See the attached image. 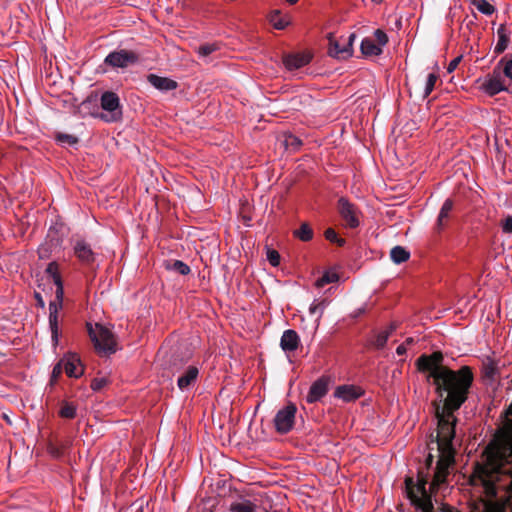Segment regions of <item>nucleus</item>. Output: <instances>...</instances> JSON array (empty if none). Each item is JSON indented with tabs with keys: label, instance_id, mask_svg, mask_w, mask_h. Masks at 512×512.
<instances>
[{
	"label": "nucleus",
	"instance_id": "f257e3e1",
	"mask_svg": "<svg viewBox=\"0 0 512 512\" xmlns=\"http://www.w3.org/2000/svg\"><path fill=\"white\" fill-rule=\"evenodd\" d=\"M443 360V354L436 351L430 355H421L416 364L420 371L429 373L439 396L446 394L443 406L447 410H458L468 398L474 375L468 366L455 371L444 366Z\"/></svg>",
	"mask_w": 512,
	"mask_h": 512
},
{
	"label": "nucleus",
	"instance_id": "f03ea898",
	"mask_svg": "<svg viewBox=\"0 0 512 512\" xmlns=\"http://www.w3.org/2000/svg\"><path fill=\"white\" fill-rule=\"evenodd\" d=\"M505 425L512 432V403L505 411ZM512 463V436L491 443L483 453L482 463L475 469L488 497H496L503 478H510L506 464Z\"/></svg>",
	"mask_w": 512,
	"mask_h": 512
},
{
	"label": "nucleus",
	"instance_id": "7ed1b4c3",
	"mask_svg": "<svg viewBox=\"0 0 512 512\" xmlns=\"http://www.w3.org/2000/svg\"><path fill=\"white\" fill-rule=\"evenodd\" d=\"M87 330L98 352L112 354L116 351L114 335L108 328L100 324H96L95 327L91 324H87Z\"/></svg>",
	"mask_w": 512,
	"mask_h": 512
},
{
	"label": "nucleus",
	"instance_id": "20e7f679",
	"mask_svg": "<svg viewBox=\"0 0 512 512\" xmlns=\"http://www.w3.org/2000/svg\"><path fill=\"white\" fill-rule=\"evenodd\" d=\"M337 211L342 220L343 227L357 229L361 224L362 212L358 206L346 197H340L337 201Z\"/></svg>",
	"mask_w": 512,
	"mask_h": 512
},
{
	"label": "nucleus",
	"instance_id": "39448f33",
	"mask_svg": "<svg viewBox=\"0 0 512 512\" xmlns=\"http://www.w3.org/2000/svg\"><path fill=\"white\" fill-rule=\"evenodd\" d=\"M101 107L107 113L101 114V119L105 122H115L121 117L120 100L114 92H104L100 99Z\"/></svg>",
	"mask_w": 512,
	"mask_h": 512
},
{
	"label": "nucleus",
	"instance_id": "423d86ee",
	"mask_svg": "<svg viewBox=\"0 0 512 512\" xmlns=\"http://www.w3.org/2000/svg\"><path fill=\"white\" fill-rule=\"evenodd\" d=\"M374 37L375 39L366 37L361 42L360 49L366 57L379 56L383 52V47L388 43V36L381 29L375 30Z\"/></svg>",
	"mask_w": 512,
	"mask_h": 512
},
{
	"label": "nucleus",
	"instance_id": "0eeeda50",
	"mask_svg": "<svg viewBox=\"0 0 512 512\" xmlns=\"http://www.w3.org/2000/svg\"><path fill=\"white\" fill-rule=\"evenodd\" d=\"M296 412L297 408L292 403L280 409L273 420L275 430L280 434L290 432L295 424Z\"/></svg>",
	"mask_w": 512,
	"mask_h": 512
},
{
	"label": "nucleus",
	"instance_id": "6e6552de",
	"mask_svg": "<svg viewBox=\"0 0 512 512\" xmlns=\"http://www.w3.org/2000/svg\"><path fill=\"white\" fill-rule=\"evenodd\" d=\"M139 60L138 55L126 49L110 52L104 59V63L113 68H127L130 65L137 63Z\"/></svg>",
	"mask_w": 512,
	"mask_h": 512
},
{
	"label": "nucleus",
	"instance_id": "1a4fd4ad",
	"mask_svg": "<svg viewBox=\"0 0 512 512\" xmlns=\"http://www.w3.org/2000/svg\"><path fill=\"white\" fill-rule=\"evenodd\" d=\"M64 371L68 377L79 378L84 373L80 358L76 353L68 352L62 357Z\"/></svg>",
	"mask_w": 512,
	"mask_h": 512
},
{
	"label": "nucleus",
	"instance_id": "9d476101",
	"mask_svg": "<svg viewBox=\"0 0 512 512\" xmlns=\"http://www.w3.org/2000/svg\"><path fill=\"white\" fill-rule=\"evenodd\" d=\"M343 37L335 39L332 35L329 36L328 54L337 59H346L352 55L350 43H344Z\"/></svg>",
	"mask_w": 512,
	"mask_h": 512
},
{
	"label": "nucleus",
	"instance_id": "9b49d317",
	"mask_svg": "<svg viewBox=\"0 0 512 512\" xmlns=\"http://www.w3.org/2000/svg\"><path fill=\"white\" fill-rule=\"evenodd\" d=\"M73 250L75 256L83 264H91L95 260V253L93 252L90 244L83 239H78L74 242Z\"/></svg>",
	"mask_w": 512,
	"mask_h": 512
},
{
	"label": "nucleus",
	"instance_id": "f8f14e48",
	"mask_svg": "<svg viewBox=\"0 0 512 512\" xmlns=\"http://www.w3.org/2000/svg\"><path fill=\"white\" fill-rule=\"evenodd\" d=\"M505 87L501 75L495 72L488 76L481 84V90L489 96H494L502 91H505Z\"/></svg>",
	"mask_w": 512,
	"mask_h": 512
},
{
	"label": "nucleus",
	"instance_id": "ddd939ff",
	"mask_svg": "<svg viewBox=\"0 0 512 512\" xmlns=\"http://www.w3.org/2000/svg\"><path fill=\"white\" fill-rule=\"evenodd\" d=\"M328 392V379L321 377L312 383L306 396L308 403H315L321 400Z\"/></svg>",
	"mask_w": 512,
	"mask_h": 512
},
{
	"label": "nucleus",
	"instance_id": "4468645a",
	"mask_svg": "<svg viewBox=\"0 0 512 512\" xmlns=\"http://www.w3.org/2000/svg\"><path fill=\"white\" fill-rule=\"evenodd\" d=\"M312 56L308 52L288 54L283 58V63L288 70H296L310 63Z\"/></svg>",
	"mask_w": 512,
	"mask_h": 512
},
{
	"label": "nucleus",
	"instance_id": "2eb2a0df",
	"mask_svg": "<svg viewBox=\"0 0 512 512\" xmlns=\"http://www.w3.org/2000/svg\"><path fill=\"white\" fill-rule=\"evenodd\" d=\"M361 387L355 385H340L334 391V397L342 399L345 402H352L363 395Z\"/></svg>",
	"mask_w": 512,
	"mask_h": 512
},
{
	"label": "nucleus",
	"instance_id": "dca6fc26",
	"mask_svg": "<svg viewBox=\"0 0 512 512\" xmlns=\"http://www.w3.org/2000/svg\"><path fill=\"white\" fill-rule=\"evenodd\" d=\"M199 369L196 366H188L177 379V386L181 391L188 390L198 378Z\"/></svg>",
	"mask_w": 512,
	"mask_h": 512
},
{
	"label": "nucleus",
	"instance_id": "f3484780",
	"mask_svg": "<svg viewBox=\"0 0 512 512\" xmlns=\"http://www.w3.org/2000/svg\"><path fill=\"white\" fill-rule=\"evenodd\" d=\"M300 345V337L293 329L285 330L280 339V347L286 353L294 352Z\"/></svg>",
	"mask_w": 512,
	"mask_h": 512
},
{
	"label": "nucleus",
	"instance_id": "a211bd4d",
	"mask_svg": "<svg viewBox=\"0 0 512 512\" xmlns=\"http://www.w3.org/2000/svg\"><path fill=\"white\" fill-rule=\"evenodd\" d=\"M147 80L153 87L163 92L174 90L178 86L176 81L155 74H149Z\"/></svg>",
	"mask_w": 512,
	"mask_h": 512
},
{
	"label": "nucleus",
	"instance_id": "6ab92c4d",
	"mask_svg": "<svg viewBox=\"0 0 512 512\" xmlns=\"http://www.w3.org/2000/svg\"><path fill=\"white\" fill-rule=\"evenodd\" d=\"M45 272L52 278V281L56 286V290H55L56 298L64 297V287H63L61 275L59 273L58 264L56 262L49 263Z\"/></svg>",
	"mask_w": 512,
	"mask_h": 512
},
{
	"label": "nucleus",
	"instance_id": "aec40b11",
	"mask_svg": "<svg viewBox=\"0 0 512 512\" xmlns=\"http://www.w3.org/2000/svg\"><path fill=\"white\" fill-rule=\"evenodd\" d=\"M397 326L394 323H391L386 329L377 333L375 340L373 341V345L377 349H383L391 336V334L396 330Z\"/></svg>",
	"mask_w": 512,
	"mask_h": 512
},
{
	"label": "nucleus",
	"instance_id": "412c9836",
	"mask_svg": "<svg viewBox=\"0 0 512 512\" xmlns=\"http://www.w3.org/2000/svg\"><path fill=\"white\" fill-rule=\"evenodd\" d=\"M453 201L451 199H446L440 209L438 218H437V228L438 230L443 229L446 225L447 220L449 219L450 213L453 209Z\"/></svg>",
	"mask_w": 512,
	"mask_h": 512
},
{
	"label": "nucleus",
	"instance_id": "4be33fe9",
	"mask_svg": "<svg viewBox=\"0 0 512 512\" xmlns=\"http://www.w3.org/2000/svg\"><path fill=\"white\" fill-rule=\"evenodd\" d=\"M61 246V240L51 239L47 240L44 244H42L38 249V254L40 258H47L55 249Z\"/></svg>",
	"mask_w": 512,
	"mask_h": 512
},
{
	"label": "nucleus",
	"instance_id": "5701e85b",
	"mask_svg": "<svg viewBox=\"0 0 512 512\" xmlns=\"http://www.w3.org/2000/svg\"><path fill=\"white\" fill-rule=\"evenodd\" d=\"M63 299L64 297L56 298L49 303V317L48 321L50 322H59V311L63 307Z\"/></svg>",
	"mask_w": 512,
	"mask_h": 512
},
{
	"label": "nucleus",
	"instance_id": "b1692460",
	"mask_svg": "<svg viewBox=\"0 0 512 512\" xmlns=\"http://www.w3.org/2000/svg\"><path fill=\"white\" fill-rule=\"evenodd\" d=\"M390 257L394 263L401 264L409 259L410 253L402 246H395L391 249Z\"/></svg>",
	"mask_w": 512,
	"mask_h": 512
},
{
	"label": "nucleus",
	"instance_id": "393cba45",
	"mask_svg": "<svg viewBox=\"0 0 512 512\" xmlns=\"http://www.w3.org/2000/svg\"><path fill=\"white\" fill-rule=\"evenodd\" d=\"M313 230L308 223H302L299 229L294 231V236L303 242L313 239Z\"/></svg>",
	"mask_w": 512,
	"mask_h": 512
},
{
	"label": "nucleus",
	"instance_id": "a878e982",
	"mask_svg": "<svg viewBox=\"0 0 512 512\" xmlns=\"http://www.w3.org/2000/svg\"><path fill=\"white\" fill-rule=\"evenodd\" d=\"M77 415V407L73 403L63 401L59 410V416L65 419H74Z\"/></svg>",
	"mask_w": 512,
	"mask_h": 512
},
{
	"label": "nucleus",
	"instance_id": "bb28decb",
	"mask_svg": "<svg viewBox=\"0 0 512 512\" xmlns=\"http://www.w3.org/2000/svg\"><path fill=\"white\" fill-rule=\"evenodd\" d=\"M269 21L275 29L283 30L287 27L288 21L281 16L280 11L275 10L269 16Z\"/></svg>",
	"mask_w": 512,
	"mask_h": 512
},
{
	"label": "nucleus",
	"instance_id": "cd10ccee",
	"mask_svg": "<svg viewBox=\"0 0 512 512\" xmlns=\"http://www.w3.org/2000/svg\"><path fill=\"white\" fill-rule=\"evenodd\" d=\"M339 280V275L334 271L325 272L317 281L316 286L319 288L324 287L327 284L335 283Z\"/></svg>",
	"mask_w": 512,
	"mask_h": 512
},
{
	"label": "nucleus",
	"instance_id": "c85d7f7f",
	"mask_svg": "<svg viewBox=\"0 0 512 512\" xmlns=\"http://www.w3.org/2000/svg\"><path fill=\"white\" fill-rule=\"evenodd\" d=\"M231 512H255V505L248 501L232 503L230 506Z\"/></svg>",
	"mask_w": 512,
	"mask_h": 512
},
{
	"label": "nucleus",
	"instance_id": "c756f323",
	"mask_svg": "<svg viewBox=\"0 0 512 512\" xmlns=\"http://www.w3.org/2000/svg\"><path fill=\"white\" fill-rule=\"evenodd\" d=\"M166 268L173 270L180 275H188L191 271L190 267L181 260H174L172 263L167 264Z\"/></svg>",
	"mask_w": 512,
	"mask_h": 512
},
{
	"label": "nucleus",
	"instance_id": "7c9ffc66",
	"mask_svg": "<svg viewBox=\"0 0 512 512\" xmlns=\"http://www.w3.org/2000/svg\"><path fill=\"white\" fill-rule=\"evenodd\" d=\"M327 305H328V302L325 299H323L321 301L314 300L309 307V313L311 315L318 313L317 321H319L320 318L322 317Z\"/></svg>",
	"mask_w": 512,
	"mask_h": 512
},
{
	"label": "nucleus",
	"instance_id": "2f4dec72",
	"mask_svg": "<svg viewBox=\"0 0 512 512\" xmlns=\"http://www.w3.org/2000/svg\"><path fill=\"white\" fill-rule=\"evenodd\" d=\"M220 49V45L217 42L214 43H206L199 46L197 53L200 57H207L208 55L218 51Z\"/></svg>",
	"mask_w": 512,
	"mask_h": 512
},
{
	"label": "nucleus",
	"instance_id": "473e14b6",
	"mask_svg": "<svg viewBox=\"0 0 512 512\" xmlns=\"http://www.w3.org/2000/svg\"><path fill=\"white\" fill-rule=\"evenodd\" d=\"M474 5L477 10L484 15L490 16L495 12V8L486 0H475Z\"/></svg>",
	"mask_w": 512,
	"mask_h": 512
},
{
	"label": "nucleus",
	"instance_id": "72a5a7b5",
	"mask_svg": "<svg viewBox=\"0 0 512 512\" xmlns=\"http://www.w3.org/2000/svg\"><path fill=\"white\" fill-rule=\"evenodd\" d=\"M49 330L51 333L52 347L55 350L57 348V346L59 345V339H60L59 322H54V323L50 322Z\"/></svg>",
	"mask_w": 512,
	"mask_h": 512
},
{
	"label": "nucleus",
	"instance_id": "f704fd0d",
	"mask_svg": "<svg viewBox=\"0 0 512 512\" xmlns=\"http://www.w3.org/2000/svg\"><path fill=\"white\" fill-rule=\"evenodd\" d=\"M324 235L328 241L335 243L340 247L344 246L346 243L345 239L340 238L333 228L326 229Z\"/></svg>",
	"mask_w": 512,
	"mask_h": 512
},
{
	"label": "nucleus",
	"instance_id": "c9c22d12",
	"mask_svg": "<svg viewBox=\"0 0 512 512\" xmlns=\"http://www.w3.org/2000/svg\"><path fill=\"white\" fill-rule=\"evenodd\" d=\"M439 75L436 72L429 73L427 76L425 88H424V96L427 97L431 94L435 87V83L438 80Z\"/></svg>",
	"mask_w": 512,
	"mask_h": 512
},
{
	"label": "nucleus",
	"instance_id": "e433bc0d",
	"mask_svg": "<svg viewBox=\"0 0 512 512\" xmlns=\"http://www.w3.org/2000/svg\"><path fill=\"white\" fill-rule=\"evenodd\" d=\"M284 144H285L286 148L292 149L295 151L301 146L302 142L298 137H296L292 134H288V135H285Z\"/></svg>",
	"mask_w": 512,
	"mask_h": 512
},
{
	"label": "nucleus",
	"instance_id": "4c0bfd02",
	"mask_svg": "<svg viewBox=\"0 0 512 512\" xmlns=\"http://www.w3.org/2000/svg\"><path fill=\"white\" fill-rule=\"evenodd\" d=\"M498 37L499 39L494 48V52L500 54L504 52L505 49L507 48L508 37L504 33H502L501 30H498Z\"/></svg>",
	"mask_w": 512,
	"mask_h": 512
},
{
	"label": "nucleus",
	"instance_id": "58836bf2",
	"mask_svg": "<svg viewBox=\"0 0 512 512\" xmlns=\"http://www.w3.org/2000/svg\"><path fill=\"white\" fill-rule=\"evenodd\" d=\"M64 371V366L62 363V358L54 365L52 373H51V384H55L58 380V378L61 376L62 372Z\"/></svg>",
	"mask_w": 512,
	"mask_h": 512
},
{
	"label": "nucleus",
	"instance_id": "ea45409f",
	"mask_svg": "<svg viewBox=\"0 0 512 512\" xmlns=\"http://www.w3.org/2000/svg\"><path fill=\"white\" fill-rule=\"evenodd\" d=\"M56 139L58 142L63 144H68L70 146L75 145L78 142L77 137L70 135V134H64L60 133L56 136Z\"/></svg>",
	"mask_w": 512,
	"mask_h": 512
},
{
	"label": "nucleus",
	"instance_id": "a19ab883",
	"mask_svg": "<svg viewBox=\"0 0 512 512\" xmlns=\"http://www.w3.org/2000/svg\"><path fill=\"white\" fill-rule=\"evenodd\" d=\"M267 260L272 266L276 267L280 263V254L274 249H268Z\"/></svg>",
	"mask_w": 512,
	"mask_h": 512
},
{
	"label": "nucleus",
	"instance_id": "79ce46f5",
	"mask_svg": "<svg viewBox=\"0 0 512 512\" xmlns=\"http://www.w3.org/2000/svg\"><path fill=\"white\" fill-rule=\"evenodd\" d=\"M107 379L104 378V377H101V378H94L92 381H91V389L93 391H99L101 390L103 387H105L107 385Z\"/></svg>",
	"mask_w": 512,
	"mask_h": 512
},
{
	"label": "nucleus",
	"instance_id": "37998d69",
	"mask_svg": "<svg viewBox=\"0 0 512 512\" xmlns=\"http://www.w3.org/2000/svg\"><path fill=\"white\" fill-rule=\"evenodd\" d=\"M502 230L504 233L512 234V216H508L502 223Z\"/></svg>",
	"mask_w": 512,
	"mask_h": 512
},
{
	"label": "nucleus",
	"instance_id": "c03bdc74",
	"mask_svg": "<svg viewBox=\"0 0 512 512\" xmlns=\"http://www.w3.org/2000/svg\"><path fill=\"white\" fill-rule=\"evenodd\" d=\"M461 60H462V56H458V57L454 58L453 60H451L450 63L448 64L447 72L452 73L457 68V66L459 65Z\"/></svg>",
	"mask_w": 512,
	"mask_h": 512
},
{
	"label": "nucleus",
	"instance_id": "a18cd8bd",
	"mask_svg": "<svg viewBox=\"0 0 512 512\" xmlns=\"http://www.w3.org/2000/svg\"><path fill=\"white\" fill-rule=\"evenodd\" d=\"M503 72L506 77L512 79V59L506 62Z\"/></svg>",
	"mask_w": 512,
	"mask_h": 512
},
{
	"label": "nucleus",
	"instance_id": "49530a36",
	"mask_svg": "<svg viewBox=\"0 0 512 512\" xmlns=\"http://www.w3.org/2000/svg\"><path fill=\"white\" fill-rule=\"evenodd\" d=\"M35 299L37 301V305L40 307V308H44L45 307V302L43 300V297L41 296L40 293H35Z\"/></svg>",
	"mask_w": 512,
	"mask_h": 512
},
{
	"label": "nucleus",
	"instance_id": "de8ad7c7",
	"mask_svg": "<svg viewBox=\"0 0 512 512\" xmlns=\"http://www.w3.org/2000/svg\"><path fill=\"white\" fill-rule=\"evenodd\" d=\"M407 351V348H406V345L405 343H402L400 344L397 349H396V353L400 356L404 355Z\"/></svg>",
	"mask_w": 512,
	"mask_h": 512
},
{
	"label": "nucleus",
	"instance_id": "09e8293b",
	"mask_svg": "<svg viewBox=\"0 0 512 512\" xmlns=\"http://www.w3.org/2000/svg\"><path fill=\"white\" fill-rule=\"evenodd\" d=\"M356 36L354 33H351L348 37H343V42L344 43H350L351 46L353 45V41L355 40ZM351 49L353 50V48L351 47Z\"/></svg>",
	"mask_w": 512,
	"mask_h": 512
},
{
	"label": "nucleus",
	"instance_id": "8fccbe9b",
	"mask_svg": "<svg viewBox=\"0 0 512 512\" xmlns=\"http://www.w3.org/2000/svg\"><path fill=\"white\" fill-rule=\"evenodd\" d=\"M414 341L412 338H407L406 341H405V345H410L412 344Z\"/></svg>",
	"mask_w": 512,
	"mask_h": 512
},
{
	"label": "nucleus",
	"instance_id": "3c124183",
	"mask_svg": "<svg viewBox=\"0 0 512 512\" xmlns=\"http://www.w3.org/2000/svg\"><path fill=\"white\" fill-rule=\"evenodd\" d=\"M289 4L293 5L298 2V0H286Z\"/></svg>",
	"mask_w": 512,
	"mask_h": 512
},
{
	"label": "nucleus",
	"instance_id": "603ef678",
	"mask_svg": "<svg viewBox=\"0 0 512 512\" xmlns=\"http://www.w3.org/2000/svg\"><path fill=\"white\" fill-rule=\"evenodd\" d=\"M372 1H373V2H375V3H380V2H382L383 0H372Z\"/></svg>",
	"mask_w": 512,
	"mask_h": 512
},
{
	"label": "nucleus",
	"instance_id": "864d4df0",
	"mask_svg": "<svg viewBox=\"0 0 512 512\" xmlns=\"http://www.w3.org/2000/svg\"><path fill=\"white\" fill-rule=\"evenodd\" d=\"M138 512H142V510L138 511Z\"/></svg>",
	"mask_w": 512,
	"mask_h": 512
}]
</instances>
